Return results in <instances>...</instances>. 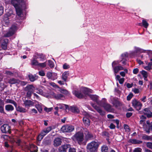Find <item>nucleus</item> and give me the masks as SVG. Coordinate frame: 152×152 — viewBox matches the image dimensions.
Wrapping results in <instances>:
<instances>
[{"mask_svg": "<svg viewBox=\"0 0 152 152\" xmlns=\"http://www.w3.org/2000/svg\"><path fill=\"white\" fill-rule=\"evenodd\" d=\"M17 29V26L15 25H12L9 31L4 34L5 37H10L13 35Z\"/></svg>", "mask_w": 152, "mask_h": 152, "instance_id": "nucleus-4", "label": "nucleus"}, {"mask_svg": "<svg viewBox=\"0 0 152 152\" xmlns=\"http://www.w3.org/2000/svg\"><path fill=\"white\" fill-rule=\"evenodd\" d=\"M54 96L57 99H62L64 97V96L61 94H55Z\"/></svg>", "mask_w": 152, "mask_h": 152, "instance_id": "nucleus-40", "label": "nucleus"}, {"mask_svg": "<svg viewBox=\"0 0 152 152\" xmlns=\"http://www.w3.org/2000/svg\"><path fill=\"white\" fill-rule=\"evenodd\" d=\"M132 91L135 94H138L140 92L139 90L137 88H134V89H133Z\"/></svg>", "mask_w": 152, "mask_h": 152, "instance_id": "nucleus-60", "label": "nucleus"}, {"mask_svg": "<svg viewBox=\"0 0 152 152\" xmlns=\"http://www.w3.org/2000/svg\"><path fill=\"white\" fill-rule=\"evenodd\" d=\"M30 151L31 152H37V147L34 145H31L30 146Z\"/></svg>", "mask_w": 152, "mask_h": 152, "instance_id": "nucleus-32", "label": "nucleus"}, {"mask_svg": "<svg viewBox=\"0 0 152 152\" xmlns=\"http://www.w3.org/2000/svg\"><path fill=\"white\" fill-rule=\"evenodd\" d=\"M115 79L119 81V83L121 84H123L124 81V78H121L120 76L118 75H116Z\"/></svg>", "mask_w": 152, "mask_h": 152, "instance_id": "nucleus-33", "label": "nucleus"}, {"mask_svg": "<svg viewBox=\"0 0 152 152\" xmlns=\"http://www.w3.org/2000/svg\"><path fill=\"white\" fill-rule=\"evenodd\" d=\"M123 70H124V71L121 72H120V74L122 76L124 77L125 76L126 73H128V70L126 69H124Z\"/></svg>", "mask_w": 152, "mask_h": 152, "instance_id": "nucleus-42", "label": "nucleus"}, {"mask_svg": "<svg viewBox=\"0 0 152 152\" xmlns=\"http://www.w3.org/2000/svg\"><path fill=\"white\" fill-rule=\"evenodd\" d=\"M111 103L114 106L116 107H117L120 105L119 102L114 98H113L111 100Z\"/></svg>", "mask_w": 152, "mask_h": 152, "instance_id": "nucleus-25", "label": "nucleus"}, {"mask_svg": "<svg viewBox=\"0 0 152 152\" xmlns=\"http://www.w3.org/2000/svg\"><path fill=\"white\" fill-rule=\"evenodd\" d=\"M9 15H6L4 16L3 18V24L5 26H7L9 24Z\"/></svg>", "mask_w": 152, "mask_h": 152, "instance_id": "nucleus-21", "label": "nucleus"}, {"mask_svg": "<svg viewBox=\"0 0 152 152\" xmlns=\"http://www.w3.org/2000/svg\"><path fill=\"white\" fill-rule=\"evenodd\" d=\"M70 145L69 144H66L61 145L60 146L59 149V151L60 152H66L68 148H69Z\"/></svg>", "mask_w": 152, "mask_h": 152, "instance_id": "nucleus-15", "label": "nucleus"}, {"mask_svg": "<svg viewBox=\"0 0 152 152\" xmlns=\"http://www.w3.org/2000/svg\"><path fill=\"white\" fill-rule=\"evenodd\" d=\"M112 68L114 74L115 76L116 75V74L118 73L120 70L124 69V67L121 66L120 65L117 66H114Z\"/></svg>", "mask_w": 152, "mask_h": 152, "instance_id": "nucleus-17", "label": "nucleus"}, {"mask_svg": "<svg viewBox=\"0 0 152 152\" xmlns=\"http://www.w3.org/2000/svg\"><path fill=\"white\" fill-rule=\"evenodd\" d=\"M89 118L90 117H83V121L85 125L89 126L90 125Z\"/></svg>", "mask_w": 152, "mask_h": 152, "instance_id": "nucleus-27", "label": "nucleus"}, {"mask_svg": "<svg viewBox=\"0 0 152 152\" xmlns=\"http://www.w3.org/2000/svg\"><path fill=\"white\" fill-rule=\"evenodd\" d=\"M6 104L11 103L13 104L15 107L17 106V103L13 100L11 99H7L5 101Z\"/></svg>", "mask_w": 152, "mask_h": 152, "instance_id": "nucleus-31", "label": "nucleus"}, {"mask_svg": "<svg viewBox=\"0 0 152 152\" xmlns=\"http://www.w3.org/2000/svg\"><path fill=\"white\" fill-rule=\"evenodd\" d=\"M35 58H34L31 60V64L32 66H38L39 63L35 59Z\"/></svg>", "mask_w": 152, "mask_h": 152, "instance_id": "nucleus-34", "label": "nucleus"}, {"mask_svg": "<svg viewBox=\"0 0 152 152\" xmlns=\"http://www.w3.org/2000/svg\"><path fill=\"white\" fill-rule=\"evenodd\" d=\"M27 83L26 82L24 81H20L19 80V83H18L20 84L22 86H24L25 85H26Z\"/></svg>", "mask_w": 152, "mask_h": 152, "instance_id": "nucleus-57", "label": "nucleus"}, {"mask_svg": "<svg viewBox=\"0 0 152 152\" xmlns=\"http://www.w3.org/2000/svg\"><path fill=\"white\" fill-rule=\"evenodd\" d=\"M100 143L97 140H93L87 145V152H97Z\"/></svg>", "mask_w": 152, "mask_h": 152, "instance_id": "nucleus-1", "label": "nucleus"}, {"mask_svg": "<svg viewBox=\"0 0 152 152\" xmlns=\"http://www.w3.org/2000/svg\"><path fill=\"white\" fill-rule=\"evenodd\" d=\"M62 143L61 139L59 137L55 138L53 141V145L55 147H57L60 145Z\"/></svg>", "mask_w": 152, "mask_h": 152, "instance_id": "nucleus-16", "label": "nucleus"}, {"mask_svg": "<svg viewBox=\"0 0 152 152\" xmlns=\"http://www.w3.org/2000/svg\"><path fill=\"white\" fill-rule=\"evenodd\" d=\"M68 152H76L75 149L73 148H71L70 147L69 148Z\"/></svg>", "mask_w": 152, "mask_h": 152, "instance_id": "nucleus-62", "label": "nucleus"}, {"mask_svg": "<svg viewBox=\"0 0 152 152\" xmlns=\"http://www.w3.org/2000/svg\"><path fill=\"white\" fill-rule=\"evenodd\" d=\"M22 7L15 8L16 10V13L19 16L21 17L22 15V12L21 8Z\"/></svg>", "mask_w": 152, "mask_h": 152, "instance_id": "nucleus-26", "label": "nucleus"}, {"mask_svg": "<svg viewBox=\"0 0 152 152\" xmlns=\"http://www.w3.org/2000/svg\"><path fill=\"white\" fill-rule=\"evenodd\" d=\"M130 142L134 144H140L142 143V141L140 140H137L135 139H130L129 140Z\"/></svg>", "mask_w": 152, "mask_h": 152, "instance_id": "nucleus-35", "label": "nucleus"}, {"mask_svg": "<svg viewBox=\"0 0 152 152\" xmlns=\"http://www.w3.org/2000/svg\"><path fill=\"white\" fill-rule=\"evenodd\" d=\"M132 106L137 110H140L142 106V104L140 102L135 99H134L132 100Z\"/></svg>", "mask_w": 152, "mask_h": 152, "instance_id": "nucleus-6", "label": "nucleus"}, {"mask_svg": "<svg viewBox=\"0 0 152 152\" xmlns=\"http://www.w3.org/2000/svg\"><path fill=\"white\" fill-rule=\"evenodd\" d=\"M5 74H7V75L12 76L13 74V73L11 72V71L6 70L5 71Z\"/></svg>", "mask_w": 152, "mask_h": 152, "instance_id": "nucleus-59", "label": "nucleus"}, {"mask_svg": "<svg viewBox=\"0 0 152 152\" xmlns=\"http://www.w3.org/2000/svg\"><path fill=\"white\" fill-rule=\"evenodd\" d=\"M0 129L1 132L3 133L10 134L11 132V127L8 124H3L1 127Z\"/></svg>", "mask_w": 152, "mask_h": 152, "instance_id": "nucleus-5", "label": "nucleus"}, {"mask_svg": "<svg viewBox=\"0 0 152 152\" xmlns=\"http://www.w3.org/2000/svg\"><path fill=\"white\" fill-rule=\"evenodd\" d=\"M129 54L127 52H125L122 54L121 55V58L126 59L128 57Z\"/></svg>", "mask_w": 152, "mask_h": 152, "instance_id": "nucleus-45", "label": "nucleus"}, {"mask_svg": "<svg viewBox=\"0 0 152 152\" xmlns=\"http://www.w3.org/2000/svg\"><path fill=\"white\" fill-rule=\"evenodd\" d=\"M143 26L145 28H147L148 26V24L145 20H143L142 22Z\"/></svg>", "mask_w": 152, "mask_h": 152, "instance_id": "nucleus-43", "label": "nucleus"}, {"mask_svg": "<svg viewBox=\"0 0 152 152\" xmlns=\"http://www.w3.org/2000/svg\"><path fill=\"white\" fill-rule=\"evenodd\" d=\"M86 136V138L88 139H92L94 137L93 134L88 132Z\"/></svg>", "mask_w": 152, "mask_h": 152, "instance_id": "nucleus-41", "label": "nucleus"}, {"mask_svg": "<svg viewBox=\"0 0 152 152\" xmlns=\"http://www.w3.org/2000/svg\"><path fill=\"white\" fill-rule=\"evenodd\" d=\"M146 146L148 148L152 149V142H148L146 144Z\"/></svg>", "mask_w": 152, "mask_h": 152, "instance_id": "nucleus-48", "label": "nucleus"}, {"mask_svg": "<svg viewBox=\"0 0 152 152\" xmlns=\"http://www.w3.org/2000/svg\"><path fill=\"white\" fill-rule=\"evenodd\" d=\"M44 137L43 134H42V133H41L37 137V140L39 141H41L43 138V137Z\"/></svg>", "mask_w": 152, "mask_h": 152, "instance_id": "nucleus-51", "label": "nucleus"}, {"mask_svg": "<svg viewBox=\"0 0 152 152\" xmlns=\"http://www.w3.org/2000/svg\"><path fill=\"white\" fill-rule=\"evenodd\" d=\"M63 68L64 69H67L70 67L69 65L66 63H65L63 66Z\"/></svg>", "mask_w": 152, "mask_h": 152, "instance_id": "nucleus-55", "label": "nucleus"}, {"mask_svg": "<svg viewBox=\"0 0 152 152\" xmlns=\"http://www.w3.org/2000/svg\"><path fill=\"white\" fill-rule=\"evenodd\" d=\"M146 123L148 126L145 128V130L147 133L149 134L151 131H152V122H150L149 121H147Z\"/></svg>", "mask_w": 152, "mask_h": 152, "instance_id": "nucleus-14", "label": "nucleus"}, {"mask_svg": "<svg viewBox=\"0 0 152 152\" xmlns=\"http://www.w3.org/2000/svg\"><path fill=\"white\" fill-rule=\"evenodd\" d=\"M74 130V126L72 125H64L61 128V130L63 132H70Z\"/></svg>", "mask_w": 152, "mask_h": 152, "instance_id": "nucleus-7", "label": "nucleus"}, {"mask_svg": "<svg viewBox=\"0 0 152 152\" xmlns=\"http://www.w3.org/2000/svg\"><path fill=\"white\" fill-rule=\"evenodd\" d=\"M133 96V94L132 93H130L127 97V100H130Z\"/></svg>", "mask_w": 152, "mask_h": 152, "instance_id": "nucleus-58", "label": "nucleus"}, {"mask_svg": "<svg viewBox=\"0 0 152 152\" xmlns=\"http://www.w3.org/2000/svg\"><path fill=\"white\" fill-rule=\"evenodd\" d=\"M72 139L75 141L77 142L79 145H81L83 143L84 140L83 134L82 132H78L73 136Z\"/></svg>", "mask_w": 152, "mask_h": 152, "instance_id": "nucleus-2", "label": "nucleus"}, {"mask_svg": "<svg viewBox=\"0 0 152 152\" xmlns=\"http://www.w3.org/2000/svg\"><path fill=\"white\" fill-rule=\"evenodd\" d=\"M68 73L67 72H65L62 75V79L64 81H66L67 79Z\"/></svg>", "mask_w": 152, "mask_h": 152, "instance_id": "nucleus-37", "label": "nucleus"}, {"mask_svg": "<svg viewBox=\"0 0 152 152\" xmlns=\"http://www.w3.org/2000/svg\"><path fill=\"white\" fill-rule=\"evenodd\" d=\"M19 80H18L14 78H12L10 79L8 83L11 84H14L16 83H19Z\"/></svg>", "mask_w": 152, "mask_h": 152, "instance_id": "nucleus-30", "label": "nucleus"}, {"mask_svg": "<svg viewBox=\"0 0 152 152\" xmlns=\"http://www.w3.org/2000/svg\"><path fill=\"white\" fill-rule=\"evenodd\" d=\"M126 59L121 58V60L120 61V62H122V63L124 65H125L126 64Z\"/></svg>", "mask_w": 152, "mask_h": 152, "instance_id": "nucleus-56", "label": "nucleus"}, {"mask_svg": "<svg viewBox=\"0 0 152 152\" xmlns=\"http://www.w3.org/2000/svg\"><path fill=\"white\" fill-rule=\"evenodd\" d=\"M89 96L91 100L96 102L99 105L102 100L99 101L98 100V96H97L94 95H90Z\"/></svg>", "mask_w": 152, "mask_h": 152, "instance_id": "nucleus-19", "label": "nucleus"}, {"mask_svg": "<svg viewBox=\"0 0 152 152\" xmlns=\"http://www.w3.org/2000/svg\"><path fill=\"white\" fill-rule=\"evenodd\" d=\"M139 69L138 68H135L134 69L133 71V74H137L139 72Z\"/></svg>", "mask_w": 152, "mask_h": 152, "instance_id": "nucleus-61", "label": "nucleus"}, {"mask_svg": "<svg viewBox=\"0 0 152 152\" xmlns=\"http://www.w3.org/2000/svg\"><path fill=\"white\" fill-rule=\"evenodd\" d=\"M108 148L106 145H103L101 147L102 152H108Z\"/></svg>", "mask_w": 152, "mask_h": 152, "instance_id": "nucleus-38", "label": "nucleus"}, {"mask_svg": "<svg viewBox=\"0 0 152 152\" xmlns=\"http://www.w3.org/2000/svg\"><path fill=\"white\" fill-rule=\"evenodd\" d=\"M144 69L146 70H150L152 69V67L148 65L144 67Z\"/></svg>", "mask_w": 152, "mask_h": 152, "instance_id": "nucleus-64", "label": "nucleus"}, {"mask_svg": "<svg viewBox=\"0 0 152 152\" xmlns=\"http://www.w3.org/2000/svg\"><path fill=\"white\" fill-rule=\"evenodd\" d=\"M11 2L15 8L22 7L23 0H11Z\"/></svg>", "mask_w": 152, "mask_h": 152, "instance_id": "nucleus-11", "label": "nucleus"}, {"mask_svg": "<svg viewBox=\"0 0 152 152\" xmlns=\"http://www.w3.org/2000/svg\"><path fill=\"white\" fill-rule=\"evenodd\" d=\"M34 87L31 85H28L25 88L24 91H30L34 92Z\"/></svg>", "mask_w": 152, "mask_h": 152, "instance_id": "nucleus-22", "label": "nucleus"}, {"mask_svg": "<svg viewBox=\"0 0 152 152\" xmlns=\"http://www.w3.org/2000/svg\"><path fill=\"white\" fill-rule=\"evenodd\" d=\"M124 128L126 132H128L130 130L129 126L127 125L124 124Z\"/></svg>", "mask_w": 152, "mask_h": 152, "instance_id": "nucleus-54", "label": "nucleus"}, {"mask_svg": "<svg viewBox=\"0 0 152 152\" xmlns=\"http://www.w3.org/2000/svg\"><path fill=\"white\" fill-rule=\"evenodd\" d=\"M27 93L26 94V96L29 98H30L32 94L33 93V92H30V91H27Z\"/></svg>", "mask_w": 152, "mask_h": 152, "instance_id": "nucleus-52", "label": "nucleus"}, {"mask_svg": "<svg viewBox=\"0 0 152 152\" xmlns=\"http://www.w3.org/2000/svg\"><path fill=\"white\" fill-rule=\"evenodd\" d=\"M140 100L143 102H145L146 101V96H144L142 98L140 99Z\"/></svg>", "mask_w": 152, "mask_h": 152, "instance_id": "nucleus-63", "label": "nucleus"}, {"mask_svg": "<svg viewBox=\"0 0 152 152\" xmlns=\"http://www.w3.org/2000/svg\"><path fill=\"white\" fill-rule=\"evenodd\" d=\"M48 65L50 68H52L54 67V63L52 61L50 60H48Z\"/></svg>", "mask_w": 152, "mask_h": 152, "instance_id": "nucleus-46", "label": "nucleus"}, {"mask_svg": "<svg viewBox=\"0 0 152 152\" xmlns=\"http://www.w3.org/2000/svg\"><path fill=\"white\" fill-rule=\"evenodd\" d=\"M140 73L143 77H147L148 75L147 72L146 71L144 70H142L140 72Z\"/></svg>", "mask_w": 152, "mask_h": 152, "instance_id": "nucleus-44", "label": "nucleus"}, {"mask_svg": "<svg viewBox=\"0 0 152 152\" xmlns=\"http://www.w3.org/2000/svg\"><path fill=\"white\" fill-rule=\"evenodd\" d=\"M60 91L61 93L65 95H67L69 94V92L66 89H61Z\"/></svg>", "mask_w": 152, "mask_h": 152, "instance_id": "nucleus-49", "label": "nucleus"}, {"mask_svg": "<svg viewBox=\"0 0 152 152\" xmlns=\"http://www.w3.org/2000/svg\"><path fill=\"white\" fill-rule=\"evenodd\" d=\"M8 40L7 38H3L0 41L2 48L4 50H6L7 48V43Z\"/></svg>", "mask_w": 152, "mask_h": 152, "instance_id": "nucleus-12", "label": "nucleus"}, {"mask_svg": "<svg viewBox=\"0 0 152 152\" xmlns=\"http://www.w3.org/2000/svg\"><path fill=\"white\" fill-rule=\"evenodd\" d=\"M88 88H81L80 90H74L72 93L76 97L79 98H81L83 97V95L81 92L82 91H87Z\"/></svg>", "mask_w": 152, "mask_h": 152, "instance_id": "nucleus-8", "label": "nucleus"}, {"mask_svg": "<svg viewBox=\"0 0 152 152\" xmlns=\"http://www.w3.org/2000/svg\"><path fill=\"white\" fill-rule=\"evenodd\" d=\"M142 149L140 148H135L133 151V152H141Z\"/></svg>", "mask_w": 152, "mask_h": 152, "instance_id": "nucleus-53", "label": "nucleus"}, {"mask_svg": "<svg viewBox=\"0 0 152 152\" xmlns=\"http://www.w3.org/2000/svg\"><path fill=\"white\" fill-rule=\"evenodd\" d=\"M99 105L102 107L107 111L109 112H112L114 110L110 104L107 103L106 99L105 98H103Z\"/></svg>", "mask_w": 152, "mask_h": 152, "instance_id": "nucleus-3", "label": "nucleus"}, {"mask_svg": "<svg viewBox=\"0 0 152 152\" xmlns=\"http://www.w3.org/2000/svg\"><path fill=\"white\" fill-rule=\"evenodd\" d=\"M5 110L8 111H12L14 110L13 107L11 105L7 104L5 106Z\"/></svg>", "mask_w": 152, "mask_h": 152, "instance_id": "nucleus-29", "label": "nucleus"}, {"mask_svg": "<svg viewBox=\"0 0 152 152\" xmlns=\"http://www.w3.org/2000/svg\"><path fill=\"white\" fill-rule=\"evenodd\" d=\"M134 51H131L130 52L129 54L130 56L134 57L137 55V53L144 52L143 50L136 46L134 47Z\"/></svg>", "mask_w": 152, "mask_h": 152, "instance_id": "nucleus-9", "label": "nucleus"}, {"mask_svg": "<svg viewBox=\"0 0 152 152\" xmlns=\"http://www.w3.org/2000/svg\"><path fill=\"white\" fill-rule=\"evenodd\" d=\"M17 110L18 111L22 113H25L27 111V110L25 108L20 106L18 107L17 108Z\"/></svg>", "mask_w": 152, "mask_h": 152, "instance_id": "nucleus-28", "label": "nucleus"}, {"mask_svg": "<svg viewBox=\"0 0 152 152\" xmlns=\"http://www.w3.org/2000/svg\"><path fill=\"white\" fill-rule=\"evenodd\" d=\"M34 57H35L36 59H40V60L41 61H43L44 60L45 57L42 54H38V53L36 54Z\"/></svg>", "mask_w": 152, "mask_h": 152, "instance_id": "nucleus-24", "label": "nucleus"}, {"mask_svg": "<svg viewBox=\"0 0 152 152\" xmlns=\"http://www.w3.org/2000/svg\"><path fill=\"white\" fill-rule=\"evenodd\" d=\"M91 105L101 115H104L105 114V112L99 107L93 103H91Z\"/></svg>", "mask_w": 152, "mask_h": 152, "instance_id": "nucleus-20", "label": "nucleus"}, {"mask_svg": "<svg viewBox=\"0 0 152 152\" xmlns=\"http://www.w3.org/2000/svg\"><path fill=\"white\" fill-rule=\"evenodd\" d=\"M46 76L48 79L54 80L57 78V74L56 73L49 72L46 74Z\"/></svg>", "mask_w": 152, "mask_h": 152, "instance_id": "nucleus-10", "label": "nucleus"}, {"mask_svg": "<svg viewBox=\"0 0 152 152\" xmlns=\"http://www.w3.org/2000/svg\"><path fill=\"white\" fill-rule=\"evenodd\" d=\"M54 129V128H52V126H50L47 128L44 129L41 132L42 134H43L44 136L46 135L52 129Z\"/></svg>", "mask_w": 152, "mask_h": 152, "instance_id": "nucleus-18", "label": "nucleus"}, {"mask_svg": "<svg viewBox=\"0 0 152 152\" xmlns=\"http://www.w3.org/2000/svg\"><path fill=\"white\" fill-rule=\"evenodd\" d=\"M36 90H37L36 92L37 93L45 96H46V94L45 93H44L43 91L41 89L37 88Z\"/></svg>", "mask_w": 152, "mask_h": 152, "instance_id": "nucleus-36", "label": "nucleus"}, {"mask_svg": "<svg viewBox=\"0 0 152 152\" xmlns=\"http://www.w3.org/2000/svg\"><path fill=\"white\" fill-rule=\"evenodd\" d=\"M120 63V61H113L112 64V67H113L115 66H116L118 64Z\"/></svg>", "mask_w": 152, "mask_h": 152, "instance_id": "nucleus-47", "label": "nucleus"}, {"mask_svg": "<svg viewBox=\"0 0 152 152\" xmlns=\"http://www.w3.org/2000/svg\"><path fill=\"white\" fill-rule=\"evenodd\" d=\"M69 110L71 112L74 113H80V110L78 108L75 106L70 107Z\"/></svg>", "mask_w": 152, "mask_h": 152, "instance_id": "nucleus-23", "label": "nucleus"}, {"mask_svg": "<svg viewBox=\"0 0 152 152\" xmlns=\"http://www.w3.org/2000/svg\"><path fill=\"white\" fill-rule=\"evenodd\" d=\"M28 77L30 80L31 82H33L36 80L37 77L36 76H34L32 75H29Z\"/></svg>", "mask_w": 152, "mask_h": 152, "instance_id": "nucleus-39", "label": "nucleus"}, {"mask_svg": "<svg viewBox=\"0 0 152 152\" xmlns=\"http://www.w3.org/2000/svg\"><path fill=\"white\" fill-rule=\"evenodd\" d=\"M23 102L24 106L28 109L33 106L34 104V102L30 100H23Z\"/></svg>", "mask_w": 152, "mask_h": 152, "instance_id": "nucleus-13", "label": "nucleus"}, {"mask_svg": "<svg viewBox=\"0 0 152 152\" xmlns=\"http://www.w3.org/2000/svg\"><path fill=\"white\" fill-rule=\"evenodd\" d=\"M46 62H44L42 63H39L38 66L42 68L45 67L46 66Z\"/></svg>", "mask_w": 152, "mask_h": 152, "instance_id": "nucleus-50", "label": "nucleus"}]
</instances>
